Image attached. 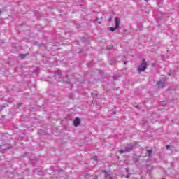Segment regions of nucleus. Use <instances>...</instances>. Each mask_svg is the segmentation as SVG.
Returning <instances> with one entry per match:
<instances>
[{"label":"nucleus","mask_w":179,"mask_h":179,"mask_svg":"<svg viewBox=\"0 0 179 179\" xmlns=\"http://www.w3.org/2000/svg\"><path fill=\"white\" fill-rule=\"evenodd\" d=\"M124 64H127V62H125Z\"/></svg>","instance_id":"5701e85b"},{"label":"nucleus","mask_w":179,"mask_h":179,"mask_svg":"<svg viewBox=\"0 0 179 179\" xmlns=\"http://www.w3.org/2000/svg\"><path fill=\"white\" fill-rule=\"evenodd\" d=\"M1 13H2V11L0 10V15H1Z\"/></svg>","instance_id":"4be33fe9"},{"label":"nucleus","mask_w":179,"mask_h":179,"mask_svg":"<svg viewBox=\"0 0 179 179\" xmlns=\"http://www.w3.org/2000/svg\"><path fill=\"white\" fill-rule=\"evenodd\" d=\"M0 146H1V150H6V149L10 148V145L9 144H3V145H0Z\"/></svg>","instance_id":"423d86ee"},{"label":"nucleus","mask_w":179,"mask_h":179,"mask_svg":"<svg viewBox=\"0 0 179 179\" xmlns=\"http://www.w3.org/2000/svg\"><path fill=\"white\" fill-rule=\"evenodd\" d=\"M115 27H109V30L112 32L115 31V30H117V29H118L120 27V23H121V19H120L119 17H115Z\"/></svg>","instance_id":"f257e3e1"},{"label":"nucleus","mask_w":179,"mask_h":179,"mask_svg":"<svg viewBox=\"0 0 179 179\" xmlns=\"http://www.w3.org/2000/svg\"><path fill=\"white\" fill-rule=\"evenodd\" d=\"M105 179H113V174L112 173L105 174Z\"/></svg>","instance_id":"0eeeda50"},{"label":"nucleus","mask_w":179,"mask_h":179,"mask_svg":"<svg viewBox=\"0 0 179 179\" xmlns=\"http://www.w3.org/2000/svg\"><path fill=\"white\" fill-rule=\"evenodd\" d=\"M3 108H5L4 106H0V111H2V110H3Z\"/></svg>","instance_id":"ddd939ff"},{"label":"nucleus","mask_w":179,"mask_h":179,"mask_svg":"<svg viewBox=\"0 0 179 179\" xmlns=\"http://www.w3.org/2000/svg\"><path fill=\"white\" fill-rule=\"evenodd\" d=\"M134 149V146L132 145H127L123 150H119V153H127L128 152H131Z\"/></svg>","instance_id":"7ed1b4c3"},{"label":"nucleus","mask_w":179,"mask_h":179,"mask_svg":"<svg viewBox=\"0 0 179 179\" xmlns=\"http://www.w3.org/2000/svg\"><path fill=\"white\" fill-rule=\"evenodd\" d=\"M92 179H98L97 176H94Z\"/></svg>","instance_id":"aec40b11"},{"label":"nucleus","mask_w":179,"mask_h":179,"mask_svg":"<svg viewBox=\"0 0 179 179\" xmlns=\"http://www.w3.org/2000/svg\"><path fill=\"white\" fill-rule=\"evenodd\" d=\"M73 125L74 127H79L80 125V119L79 117H76L73 121Z\"/></svg>","instance_id":"39448f33"},{"label":"nucleus","mask_w":179,"mask_h":179,"mask_svg":"<svg viewBox=\"0 0 179 179\" xmlns=\"http://www.w3.org/2000/svg\"><path fill=\"white\" fill-rule=\"evenodd\" d=\"M102 173H105V174H108V173H107V171H106V170H103V171H102Z\"/></svg>","instance_id":"a211bd4d"},{"label":"nucleus","mask_w":179,"mask_h":179,"mask_svg":"<svg viewBox=\"0 0 179 179\" xmlns=\"http://www.w3.org/2000/svg\"><path fill=\"white\" fill-rule=\"evenodd\" d=\"M152 150H147V155L149 157H150V156H152Z\"/></svg>","instance_id":"6e6552de"},{"label":"nucleus","mask_w":179,"mask_h":179,"mask_svg":"<svg viewBox=\"0 0 179 179\" xmlns=\"http://www.w3.org/2000/svg\"><path fill=\"white\" fill-rule=\"evenodd\" d=\"M125 170H126L127 173H128L129 171V169H128V168H126Z\"/></svg>","instance_id":"6ab92c4d"},{"label":"nucleus","mask_w":179,"mask_h":179,"mask_svg":"<svg viewBox=\"0 0 179 179\" xmlns=\"http://www.w3.org/2000/svg\"><path fill=\"white\" fill-rule=\"evenodd\" d=\"M110 112L112 113V115H115V114H117V112H115V110H111Z\"/></svg>","instance_id":"1a4fd4ad"},{"label":"nucleus","mask_w":179,"mask_h":179,"mask_svg":"<svg viewBox=\"0 0 179 179\" xmlns=\"http://www.w3.org/2000/svg\"><path fill=\"white\" fill-rule=\"evenodd\" d=\"M0 150H1V146H0Z\"/></svg>","instance_id":"b1692460"},{"label":"nucleus","mask_w":179,"mask_h":179,"mask_svg":"<svg viewBox=\"0 0 179 179\" xmlns=\"http://www.w3.org/2000/svg\"><path fill=\"white\" fill-rule=\"evenodd\" d=\"M97 159H98L97 156L94 157V160H95L96 162H97Z\"/></svg>","instance_id":"2eb2a0df"},{"label":"nucleus","mask_w":179,"mask_h":179,"mask_svg":"<svg viewBox=\"0 0 179 179\" xmlns=\"http://www.w3.org/2000/svg\"><path fill=\"white\" fill-rule=\"evenodd\" d=\"M118 76H117V75H115V76H113V79H114V80H117V79H118Z\"/></svg>","instance_id":"9d476101"},{"label":"nucleus","mask_w":179,"mask_h":179,"mask_svg":"<svg viewBox=\"0 0 179 179\" xmlns=\"http://www.w3.org/2000/svg\"><path fill=\"white\" fill-rule=\"evenodd\" d=\"M20 57L21 58H24V55L21 54V55H20Z\"/></svg>","instance_id":"4468645a"},{"label":"nucleus","mask_w":179,"mask_h":179,"mask_svg":"<svg viewBox=\"0 0 179 179\" xmlns=\"http://www.w3.org/2000/svg\"><path fill=\"white\" fill-rule=\"evenodd\" d=\"M9 102H10V103H13V99H9Z\"/></svg>","instance_id":"dca6fc26"},{"label":"nucleus","mask_w":179,"mask_h":179,"mask_svg":"<svg viewBox=\"0 0 179 179\" xmlns=\"http://www.w3.org/2000/svg\"><path fill=\"white\" fill-rule=\"evenodd\" d=\"M145 2H149V0H144Z\"/></svg>","instance_id":"412c9836"},{"label":"nucleus","mask_w":179,"mask_h":179,"mask_svg":"<svg viewBox=\"0 0 179 179\" xmlns=\"http://www.w3.org/2000/svg\"><path fill=\"white\" fill-rule=\"evenodd\" d=\"M166 149H170L171 145H167L166 146Z\"/></svg>","instance_id":"f3484780"},{"label":"nucleus","mask_w":179,"mask_h":179,"mask_svg":"<svg viewBox=\"0 0 179 179\" xmlns=\"http://www.w3.org/2000/svg\"><path fill=\"white\" fill-rule=\"evenodd\" d=\"M108 50H113V45L108 46Z\"/></svg>","instance_id":"9b49d317"},{"label":"nucleus","mask_w":179,"mask_h":179,"mask_svg":"<svg viewBox=\"0 0 179 179\" xmlns=\"http://www.w3.org/2000/svg\"><path fill=\"white\" fill-rule=\"evenodd\" d=\"M147 68H148V63H146V60L143 59L141 65L138 66V72H144V71H146Z\"/></svg>","instance_id":"f03ea898"},{"label":"nucleus","mask_w":179,"mask_h":179,"mask_svg":"<svg viewBox=\"0 0 179 179\" xmlns=\"http://www.w3.org/2000/svg\"><path fill=\"white\" fill-rule=\"evenodd\" d=\"M157 84L159 89H162L164 87V86H166V80L164 79L160 80L157 83Z\"/></svg>","instance_id":"20e7f679"},{"label":"nucleus","mask_w":179,"mask_h":179,"mask_svg":"<svg viewBox=\"0 0 179 179\" xmlns=\"http://www.w3.org/2000/svg\"><path fill=\"white\" fill-rule=\"evenodd\" d=\"M113 21V16H110L108 19V22H112Z\"/></svg>","instance_id":"f8f14e48"}]
</instances>
